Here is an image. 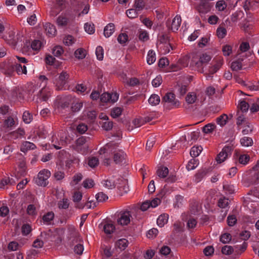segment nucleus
<instances>
[{
  "instance_id": "obj_1",
  "label": "nucleus",
  "mask_w": 259,
  "mask_h": 259,
  "mask_svg": "<svg viewBox=\"0 0 259 259\" xmlns=\"http://www.w3.org/2000/svg\"><path fill=\"white\" fill-rule=\"evenodd\" d=\"M89 141L90 137L81 136L76 140L75 144L72 146V148L78 152L85 154L88 151Z\"/></svg>"
},
{
  "instance_id": "obj_2",
  "label": "nucleus",
  "mask_w": 259,
  "mask_h": 259,
  "mask_svg": "<svg viewBox=\"0 0 259 259\" xmlns=\"http://www.w3.org/2000/svg\"><path fill=\"white\" fill-rule=\"evenodd\" d=\"M164 107L168 110L177 108L180 105L179 102L176 99L175 95L172 93H166L162 99Z\"/></svg>"
},
{
  "instance_id": "obj_3",
  "label": "nucleus",
  "mask_w": 259,
  "mask_h": 259,
  "mask_svg": "<svg viewBox=\"0 0 259 259\" xmlns=\"http://www.w3.org/2000/svg\"><path fill=\"white\" fill-rule=\"evenodd\" d=\"M211 59V56L206 53H203L200 56L199 60L193 57L191 65L195 66L201 72L203 71V65L207 64Z\"/></svg>"
},
{
  "instance_id": "obj_4",
  "label": "nucleus",
  "mask_w": 259,
  "mask_h": 259,
  "mask_svg": "<svg viewBox=\"0 0 259 259\" xmlns=\"http://www.w3.org/2000/svg\"><path fill=\"white\" fill-rule=\"evenodd\" d=\"M51 176V172L48 170L44 169L39 171L37 178L35 180L36 184L40 186L45 187L48 184V179Z\"/></svg>"
},
{
  "instance_id": "obj_5",
  "label": "nucleus",
  "mask_w": 259,
  "mask_h": 259,
  "mask_svg": "<svg viewBox=\"0 0 259 259\" xmlns=\"http://www.w3.org/2000/svg\"><path fill=\"white\" fill-rule=\"evenodd\" d=\"M232 148L230 146H225L222 151L218 154L215 160L219 163L225 161L229 155L231 154Z\"/></svg>"
},
{
  "instance_id": "obj_6",
  "label": "nucleus",
  "mask_w": 259,
  "mask_h": 259,
  "mask_svg": "<svg viewBox=\"0 0 259 259\" xmlns=\"http://www.w3.org/2000/svg\"><path fill=\"white\" fill-rule=\"evenodd\" d=\"M117 223L119 225H127L131 222L132 215L129 211H121L118 214Z\"/></svg>"
},
{
  "instance_id": "obj_7",
  "label": "nucleus",
  "mask_w": 259,
  "mask_h": 259,
  "mask_svg": "<svg viewBox=\"0 0 259 259\" xmlns=\"http://www.w3.org/2000/svg\"><path fill=\"white\" fill-rule=\"evenodd\" d=\"M69 77V75L66 71H62L56 79V83L58 90H61L63 86L67 83ZM55 83V82H54Z\"/></svg>"
},
{
  "instance_id": "obj_8",
  "label": "nucleus",
  "mask_w": 259,
  "mask_h": 259,
  "mask_svg": "<svg viewBox=\"0 0 259 259\" xmlns=\"http://www.w3.org/2000/svg\"><path fill=\"white\" fill-rule=\"evenodd\" d=\"M3 38L13 48H15L18 42V37L15 36V33L13 31H10L8 34L5 35Z\"/></svg>"
},
{
  "instance_id": "obj_9",
  "label": "nucleus",
  "mask_w": 259,
  "mask_h": 259,
  "mask_svg": "<svg viewBox=\"0 0 259 259\" xmlns=\"http://www.w3.org/2000/svg\"><path fill=\"white\" fill-rule=\"evenodd\" d=\"M214 64L209 68L208 72L210 74H213L217 72L223 64V59L222 58L214 59Z\"/></svg>"
},
{
  "instance_id": "obj_10",
  "label": "nucleus",
  "mask_w": 259,
  "mask_h": 259,
  "mask_svg": "<svg viewBox=\"0 0 259 259\" xmlns=\"http://www.w3.org/2000/svg\"><path fill=\"white\" fill-rule=\"evenodd\" d=\"M117 188L120 191L121 195L126 193L129 191V187L127 184V180L123 178L118 180Z\"/></svg>"
},
{
  "instance_id": "obj_11",
  "label": "nucleus",
  "mask_w": 259,
  "mask_h": 259,
  "mask_svg": "<svg viewBox=\"0 0 259 259\" xmlns=\"http://www.w3.org/2000/svg\"><path fill=\"white\" fill-rule=\"evenodd\" d=\"M1 68L5 74L11 76L15 71V64L3 63L1 65Z\"/></svg>"
},
{
  "instance_id": "obj_12",
  "label": "nucleus",
  "mask_w": 259,
  "mask_h": 259,
  "mask_svg": "<svg viewBox=\"0 0 259 259\" xmlns=\"http://www.w3.org/2000/svg\"><path fill=\"white\" fill-rule=\"evenodd\" d=\"M25 131L23 128H19L17 130L13 131L8 134L10 138L17 139L22 138L25 135Z\"/></svg>"
},
{
  "instance_id": "obj_13",
  "label": "nucleus",
  "mask_w": 259,
  "mask_h": 259,
  "mask_svg": "<svg viewBox=\"0 0 259 259\" xmlns=\"http://www.w3.org/2000/svg\"><path fill=\"white\" fill-rule=\"evenodd\" d=\"M37 96L41 101H47L50 96V92L48 88L44 87L39 92Z\"/></svg>"
},
{
  "instance_id": "obj_14",
  "label": "nucleus",
  "mask_w": 259,
  "mask_h": 259,
  "mask_svg": "<svg viewBox=\"0 0 259 259\" xmlns=\"http://www.w3.org/2000/svg\"><path fill=\"white\" fill-rule=\"evenodd\" d=\"M125 154L122 150H118L114 152L113 160L116 163H120L124 159Z\"/></svg>"
},
{
  "instance_id": "obj_15",
  "label": "nucleus",
  "mask_w": 259,
  "mask_h": 259,
  "mask_svg": "<svg viewBox=\"0 0 259 259\" xmlns=\"http://www.w3.org/2000/svg\"><path fill=\"white\" fill-rule=\"evenodd\" d=\"M181 17L179 15H177L172 20L171 24L170 29L173 32L177 31L180 26L181 23Z\"/></svg>"
},
{
  "instance_id": "obj_16",
  "label": "nucleus",
  "mask_w": 259,
  "mask_h": 259,
  "mask_svg": "<svg viewBox=\"0 0 259 259\" xmlns=\"http://www.w3.org/2000/svg\"><path fill=\"white\" fill-rule=\"evenodd\" d=\"M115 31V26L112 23L107 25L104 29V35L106 37H110Z\"/></svg>"
},
{
  "instance_id": "obj_17",
  "label": "nucleus",
  "mask_w": 259,
  "mask_h": 259,
  "mask_svg": "<svg viewBox=\"0 0 259 259\" xmlns=\"http://www.w3.org/2000/svg\"><path fill=\"white\" fill-rule=\"evenodd\" d=\"M45 30L49 36H54L56 34V29L55 26L50 23H47L44 25Z\"/></svg>"
},
{
  "instance_id": "obj_18",
  "label": "nucleus",
  "mask_w": 259,
  "mask_h": 259,
  "mask_svg": "<svg viewBox=\"0 0 259 259\" xmlns=\"http://www.w3.org/2000/svg\"><path fill=\"white\" fill-rule=\"evenodd\" d=\"M168 169L165 166H160L158 167L156 171L157 176L160 178H165L167 177L168 174Z\"/></svg>"
},
{
  "instance_id": "obj_19",
  "label": "nucleus",
  "mask_w": 259,
  "mask_h": 259,
  "mask_svg": "<svg viewBox=\"0 0 259 259\" xmlns=\"http://www.w3.org/2000/svg\"><path fill=\"white\" fill-rule=\"evenodd\" d=\"M168 215L167 214L163 213L161 214L157 220V224L160 227H162L167 223Z\"/></svg>"
},
{
  "instance_id": "obj_20",
  "label": "nucleus",
  "mask_w": 259,
  "mask_h": 259,
  "mask_svg": "<svg viewBox=\"0 0 259 259\" xmlns=\"http://www.w3.org/2000/svg\"><path fill=\"white\" fill-rule=\"evenodd\" d=\"M15 70L18 75L26 74L27 73L26 67L25 65L22 66L19 63L16 62L15 63Z\"/></svg>"
},
{
  "instance_id": "obj_21",
  "label": "nucleus",
  "mask_w": 259,
  "mask_h": 259,
  "mask_svg": "<svg viewBox=\"0 0 259 259\" xmlns=\"http://www.w3.org/2000/svg\"><path fill=\"white\" fill-rule=\"evenodd\" d=\"M128 242V241L124 238L119 239L115 243V246L121 250H124L127 246Z\"/></svg>"
},
{
  "instance_id": "obj_22",
  "label": "nucleus",
  "mask_w": 259,
  "mask_h": 259,
  "mask_svg": "<svg viewBox=\"0 0 259 259\" xmlns=\"http://www.w3.org/2000/svg\"><path fill=\"white\" fill-rule=\"evenodd\" d=\"M242 59H238L236 61L233 62L231 64V69L233 71H236L241 69L242 67Z\"/></svg>"
},
{
  "instance_id": "obj_23",
  "label": "nucleus",
  "mask_w": 259,
  "mask_h": 259,
  "mask_svg": "<svg viewBox=\"0 0 259 259\" xmlns=\"http://www.w3.org/2000/svg\"><path fill=\"white\" fill-rule=\"evenodd\" d=\"M54 218V213L53 212H48L46 214H44L42 217V220L44 223L49 225L51 224V222L53 221Z\"/></svg>"
},
{
  "instance_id": "obj_24",
  "label": "nucleus",
  "mask_w": 259,
  "mask_h": 259,
  "mask_svg": "<svg viewBox=\"0 0 259 259\" xmlns=\"http://www.w3.org/2000/svg\"><path fill=\"white\" fill-rule=\"evenodd\" d=\"M196 99V94L194 92L189 93L186 97V101L189 104H192L195 103Z\"/></svg>"
},
{
  "instance_id": "obj_25",
  "label": "nucleus",
  "mask_w": 259,
  "mask_h": 259,
  "mask_svg": "<svg viewBox=\"0 0 259 259\" xmlns=\"http://www.w3.org/2000/svg\"><path fill=\"white\" fill-rule=\"evenodd\" d=\"M156 60L155 53L153 50H151L148 52L147 57V62L148 64L151 65Z\"/></svg>"
},
{
  "instance_id": "obj_26",
  "label": "nucleus",
  "mask_w": 259,
  "mask_h": 259,
  "mask_svg": "<svg viewBox=\"0 0 259 259\" xmlns=\"http://www.w3.org/2000/svg\"><path fill=\"white\" fill-rule=\"evenodd\" d=\"M202 150L201 146H193L190 151V155L192 157H197Z\"/></svg>"
},
{
  "instance_id": "obj_27",
  "label": "nucleus",
  "mask_w": 259,
  "mask_h": 259,
  "mask_svg": "<svg viewBox=\"0 0 259 259\" xmlns=\"http://www.w3.org/2000/svg\"><path fill=\"white\" fill-rule=\"evenodd\" d=\"M240 143L243 146L249 147L253 144V140L250 137H244L240 139Z\"/></svg>"
},
{
  "instance_id": "obj_28",
  "label": "nucleus",
  "mask_w": 259,
  "mask_h": 259,
  "mask_svg": "<svg viewBox=\"0 0 259 259\" xmlns=\"http://www.w3.org/2000/svg\"><path fill=\"white\" fill-rule=\"evenodd\" d=\"M86 54V51L84 49L79 48L75 51L74 56L78 59H82L85 58Z\"/></svg>"
},
{
  "instance_id": "obj_29",
  "label": "nucleus",
  "mask_w": 259,
  "mask_h": 259,
  "mask_svg": "<svg viewBox=\"0 0 259 259\" xmlns=\"http://www.w3.org/2000/svg\"><path fill=\"white\" fill-rule=\"evenodd\" d=\"M123 109L121 107H114L112 109L110 113L111 116L113 118H117L119 117L122 113Z\"/></svg>"
},
{
  "instance_id": "obj_30",
  "label": "nucleus",
  "mask_w": 259,
  "mask_h": 259,
  "mask_svg": "<svg viewBox=\"0 0 259 259\" xmlns=\"http://www.w3.org/2000/svg\"><path fill=\"white\" fill-rule=\"evenodd\" d=\"M207 173V170L201 169L195 176V181L196 183L199 182Z\"/></svg>"
},
{
  "instance_id": "obj_31",
  "label": "nucleus",
  "mask_w": 259,
  "mask_h": 259,
  "mask_svg": "<svg viewBox=\"0 0 259 259\" xmlns=\"http://www.w3.org/2000/svg\"><path fill=\"white\" fill-rule=\"evenodd\" d=\"M36 146L32 143L25 141L23 144V147L21 150L24 152L25 150H33L36 148Z\"/></svg>"
},
{
  "instance_id": "obj_32",
  "label": "nucleus",
  "mask_w": 259,
  "mask_h": 259,
  "mask_svg": "<svg viewBox=\"0 0 259 259\" xmlns=\"http://www.w3.org/2000/svg\"><path fill=\"white\" fill-rule=\"evenodd\" d=\"M115 227L113 224L107 223L104 226V231L106 234H110L115 230Z\"/></svg>"
},
{
  "instance_id": "obj_33",
  "label": "nucleus",
  "mask_w": 259,
  "mask_h": 259,
  "mask_svg": "<svg viewBox=\"0 0 259 259\" xmlns=\"http://www.w3.org/2000/svg\"><path fill=\"white\" fill-rule=\"evenodd\" d=\"M228 118V115L227 114H223L217 118L216 121L218 124L223 126L227 123Z\"/></svg>"
},
{
  "instance_id": "obj_34",
  "label": "nucleus",
  "mask_w": 259,
  "mask_h": 259,
  "mask_svg": "<svg viewBox=\"0 0 259 259\" xmlns=\"http://www.w3.org/2000/svg\"><path fill=\"white\" fill-rule=\"evenodd\" d=\"M148 102L152 106L156 105L160 102V98L157 95L153 94L149 98Z\"/></svg>"
},
{
  "instance_id": "obj_35",
  "label": "nucleus",
  "mask_w": 259,
  "mask_h": 259,
  "mask_svg": "<svg viewBox=\"0 0 259 259\" xmlns=\"http://www.w3.org/2000/svg\"><path fill=\"white\" fill-rule=\"evenodd\" d=\"M216 127L214 123H208L202 127V132L205 134L211 133Z\"/></svg>"
},
{
  "instance_id": "obj_36",
  "label": "nucleus",
  "mask_w": 259,
  "mask_h": 259,
  "mask_svg": "<svg viewBox=\"0 0 259 259\" xmlns=\"http://www.w3.org/2000/svg\"><path fill=\"white\" fill-rule=\"evenodd\" d=\"M56 22L60 26H65L68 24V19L66 17L60 16L57 18Z\"/></svg>"
},
{
  "instance_id": "obj_37",
  "label": "nucleus",
  "mask_w": 259,
  "mask_h": 259,
  "mask_svg": "<svg viewBox=\"0 0 259 259\" xmlns=\"http://www.w3.org/2000/svg\"><path fill=\"white\" fill-rule=\"evenodd\" d=\"M99 163V159L96 157H91L88 158V165L92 168L97 166Z\"/></svg>"
},
{
  "instance_id": "obj_38",
  "label": "nucleus",
  "mask_w": 259,
  "mask_h": 259,
  "mask_svg": "<svg viewBox=\"0 0 259 259\" xmlns=\"http://www.w3.org/2000/svg\"><path fill=\"white\" fill-rule=\"evenodd\" d=\"M127 40L128 35L125 33L120 34L117 37L118 42L123 46L125 45Z\"/></svg>"
},
{
  "instance_id": "obj_39",
  "label": "nucleus",
  "mask_w": 259,
  "mask_h": 259,
  "mask_svg": "<svg viewBox=\"0 0 259 259\" xmlns=\"http://www.w3.org/2000/svg\"><path fill=\"white\" fill-rule=\"evenodd\" d=\"M198 161L194 158L191 159L187 165V168L188 170H193L198 165Z\"/></svg>"
},
{
  "instance_id": "obj_40",
  "label": "nucleus",
  "mask_w": 259,
  "mask_h": 259,
  "mask_svg": "<svg viewBox=\"0 0 259 259\" xmlns=\"http://www.w3.org/2000/svg\"><path fill=\"white\" fill-rule=\"evenodd\" d=\"M253 0H246L243 5V8L246 11L249 10L256 3Z\"/></svg>"
},
{
  "instance_id": "obj_41",
  "label": "nucleus",
  "mask_w": 259,
  "mask_h": 259,
  "mask_svg": "<svg viewBox=\"0 0 259 259\" xmlns=\"http://www.w3.org/2000/svg\"><path fill=\"white\" fill-rule=\"evenodd\" d=\"M58 205L60 209H66L68 208L69 205L68 199L67 198L63 199L62 200L59 201Z\"/></svg>"
},
{
  "instance_id": "obj_42",
  "label": "nucleus",
  "mask_w": 259,
  "mask_h": 259,
  "mask_svg": "<svg viewBox=\"0 0 259 259\" xmlns=\"http://www.w3.org/2000/svg\"><path fill=\"white\" fill-rule=\"evenodd\" d=\"M96 198L98 202H102L108 199V197L102 192H99L96 195Z\"/></svg>"
},
{
  "instance_id": "obj_43",
  "label": "nucleus",
  "mask_w": 259,
  "mask_h": 259,
  "mask_svg": "<svg viewBox=\"0 0 259 259\" xmlns=\"http://www.w3.org/2000/svg\"><path fill=\"white\" fill-rule=\"evenodd\" d=\"M63 52L64 50L63 49L62 47L60 46H57L55 47L52 51V53L56 57L60 56Z\"/></svg>"
},
{
  "instance_id": "obj_44",
  "label": "nucleus",
  "mask_w": 259,
  "mask_h": 259,
  "mask_svg": "<svg viewBox=\"0 0 259 259\" xmlns=\"http://www.w3.org/2000/svg\"><path fill=\"white\" fill-rule=\"evenodd\" d=\"M231 235L230 234L226 233L222 234L220 237V241L223 243H229L231 240Z\"/></svg>"
},
{
  "instance_id": "obj_45",
  "label": "nucleus",
  "mask_w": 259,
  "mask_h": 259,
  "mask_svg": "<svg viewBox=\"0 0 259 259\" xmlns=\"http://www.w3.org/2000/svg\"><path fill=\"white\" fill-rule=\"evenodd\" d=\"M84 28L85 31L89 34H92L95 32V27L94 24L86 23L84 24Z\"/></svg>"
},
{
  "instance_id": "obj_46",
  "label": "nucleus",
  "mask_w": 259,
  "mask_h": 259,
  "mask_svg": "<svg viewBox=\"0 0 259 259\" xmlns=\"http://www.w3.org/2000/svg\"><path fill=\"white\" fill-rule=\"evenodd\" d=\"M97 58L99 60H102L104 56V50L102 47L98 46L96 50Z\"/></svg>"
},
{
  "instance_id": "obj_47",
  "label": "nucleus",
  "mask_w": 259,
  "mask_h": 259,
  "mask_svg": "<svg viewBox=\"0 0 259 259\" xmlns=\"http://www.w3.org/2000/svg\"><path fill=\"white\" fill-rule=\"evenodd\" d=\"M137 10L134 9H129L126 11V14L127 16L131 19H133L138 17Z\"/></svg>"
},
{
  "instance_id": "obj_48",
  "label": "nucleus",
  "mask_w": 259,
  "mask_h": 259,
  "mask_svg": "<svg viewBox=\"0 0 259 259\" xmlns=\"http://www.w3.org/2000/svg\"><path fill=\"white\" fill-rule=\"evenodd\" d=\"M222 52L225 56H228L232 53V48L231 46L225 45L223 47Z\"/></svg>"
},
{
  "instance_id": "obj_49",
  "label": "nucleus",
  "mask_w": 259,
  "mask_h": 259,
  "mask_svg": "<svg viewBox=\"0 0 259 259\" xmlns=\"http://www.w3.org/2000/svg\"><path fill=\"white\" fill-rule=\"evenodd\" d=\"M102 183L105 187L109 189H112L115 187L114 182L111 180H104Z\"/></svg>"
},
{
  "instance_id": "obj_50",
  "label": "nucleus",
  "mask_w": 259,
  "mask_h": 259,
  "mask_svg": "<svg viewBox=\"0 0 259 259\" xmlns=\"http://www.w3.org/2000/svg\"><path fill=\"white\" fill-rule=\"evenodd\" d=\"M222 252L225 255H230L233 252V248L232 246L225 245L222 248Z\"/></svg>"
},
{
  "instance_id": "obj_51",
  "label": "nucleus",
  "mask_w": 259,
  "mask_h": 259,
  "mask_svg": "<svg viewBox=\"0 0 259 259\" xmlns=\"http://www.w3.org/2000/svg\"><path fill=\"white\" fill-rule=\"evenodd\" d=\"M21 230L22 234L26 236L31 231V227L29 224H24L22 226Z\"/></svg>"
},
{
  "instance_id": "obj_52",
  "label": "nucleus",
  "mask_w": 259,
  "mask_h": 259,
  "mask_svg": "<svg viewBox=\"0 0 259 259\" xmlns=\"http://www.w3.org/2000/svg\"><path fill=\"white\" fill-rule=\"evenodd\" d=\"M41 42L39 40H33L31 45V47L32 50L35 51L39 50L41 47Z\"/></svg>"
},
{
  "instance_id": "obj_53",
  "label": "nucleus",
  "mask_w": 259,
  "mask_h": 259,
  "mask_svg": "<svg viewBox=\"0 0 259 259\" xmlns=\"http://www.w3.org/2000/svg\"><path fill=\"white\" fill-rule=\"evenodd\" d=\"M162 82V77L160 75H158L152 80V84L154 87L157 88L159 87Z\"/></svg>"
},
{
  "instance_id": "obj_54",
  "label": "nucleus",
  "mask_w": 259,
  "mask_h": 259,
  "mask_svg": "<svg viewBox=\"0 0 259 259\" xmlns=\"http://www.w3.org/2000/svg\"><path fill=\"white\" fill-rule=\"evenodd\" d=\"M145 2L143 0H135V6L138 11H141L145 7Z\"/></svg>"
},
{
  "instance_id": "obj_55",
  "label": "nucleus",
  "mask_w": 259,
  "mask_h": 259,
  "mask_svg": "<svg viewBox=\"0 0 259 259\" xmlns=\"http://www.w3.org/2000/svg\"><path fill=\"white\" fill-rule=\"evenodd\" d=\"M23 120L26 123H29L32 120V115L28 111H25L23 114Z\"/></svg>"
},
{
  "instance_id": "obj_56",
  "label": "nucleus",
  "mask_w": 259,
  "mask_h": 259,
  "mask_svg": "<svg viewBox=\"0 0 259 259\" xmlns=\"http://www.w3.org/2000/svg\"><path fill=\"white\" fill-rule=\"evenodd\" d=\"M88 130V126L84 123H80L79 124L77 127V131L80 133V134H84Z\"/></svg>"
},
{
  "instance_id": "obj_57",
  "label": "nucleus",
  "mask_w": 259,
  "mask_h": 259,
  "mask_svg": "<svg viewBox=\"0 0 259 259\" xmlns=\"http://www.w3.org/2000/svg\"><path fill=\"white\" fill-rule=\"evenodd\" d=\"M139 38L140 40L143 41H146L149 39L148 33L145 30H142L140 32Z\"/></svg>"
},
{
  "instance_id": "obj_58",
  "label": "nucleus",
  "mask_w": 259,
  "mask_h": 259,
  "mask_svg": "<svg viewBox=\"0 0 259 259\" xmlns=\"http://www.w3.org/2000/svg\"><path fill=\"white\" fill-rule=\"evenodd\" d=\"M82 106L83 103L82 102H77L72 104L71 108L73 112H77L80 110Z\"/></svg>"
},
{
  "instance_id": "obj_59",
  "label": "nucleus",
  "mask_w": 259,
  "mask_h": 259,
  "mask_svg": "<svg viewBox=\"0 0 259 259\" xmlns=\"http://www.w3.org/2000/svg\"><path fill=\"white\" fill-rule=\"evenodd\" d=\"M249 107V104L245 101H241L239 104V108L242 112H246Z\"/></svg>"
},
{
  "instance_id": "obj_60",
  "label": "nucleus",
  "mask_w": 259,
  "mask_h": 259,
  "mask_svg": "<svg viewBox=\"0 0 259 259\" xmlns=\"http://www.w3.org/2000/svg\"><path fill=\"white\" fill-rule=\"evenodd\" d=\"M228 199L225 198H220L218 203V205L221 208H225L228 205Z\"/></svg>"
},
{
  "instance_id": "obj_61",
  "label": "nucleus",
  "mask_w": 259,
  "mask_h": 259,
  "mask_svg": "<svg viewBox=\"0 0 259 259\" xmlns=\"http://www.w3.org/2000/svg\"><path fill=\"white\" fill-rule=\"evenodd\" d=\"M237 222V219L234 215H229L227 218V223L229 226H234Z\"/></svg>"
},
{
  "instance_id": "obj_62",
  "label": "nucleus",
  "mask_w": 259,
  "mask_h": 259,
  "mask_svg": "<svg viewBox=\"0 0 259 259\" xmlns=\"http://www.w3.org/2000/svg\"><path fill=\"white\" fill-rule=\"evenodd\" d=\"M217 35L219 38H224L227 33V30L225 28L219 27L217 31Z\"/></svg>"
},
{
  "instance_id": "obj_63",
  "label": "nucleus",
  "mask_w": 259,
  "mask_h": 259,
  "mask_svg": "<svg viewBox=\"0 0 259 259\" xmlns=\"http://www.w3.org/2000/svg\"><path fill=\"white\" fill-rule=\"evenodd\" d=\"M158 233V231L156 228H152L148 231L147 233V236L149 238H153L156 236Z\"/></svg>"
},
{
  "instance_id": "obj_64",
  "label": "nucleus",
  "mask_w": 259,
  "mask_h": 259,
  "mask_svg": "<svg viewBox=\"0 0 259 259\" xmlns=\"http://www.w3.org/2000/svg\"><path fill=\"white\" fill-rule=\"evenodd\" d=\"M214 252V248L212 246H207L203 249V253L206 256H211Z\"/></svg>"
}]
</instances>
